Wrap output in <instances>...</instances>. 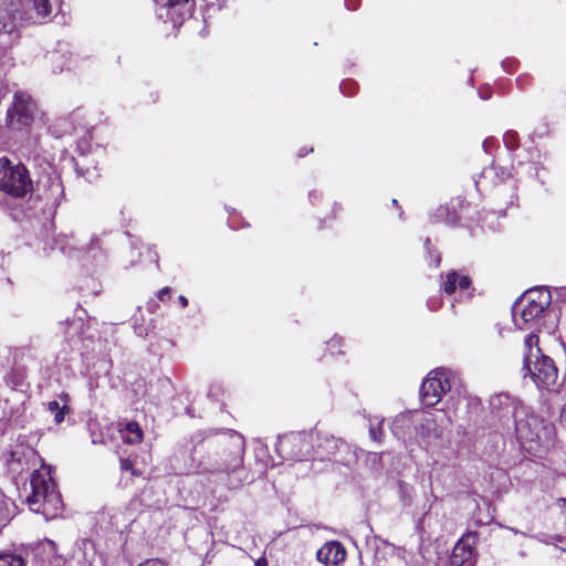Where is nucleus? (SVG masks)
Listing matches in <instances>:
<instances>
[{"label": "nucleus", "mask_w": 566, "mask_h": 566, "mask_svg": "<svg viewBox=\"0 0 566 566\" xmlns=\"http://www.w3.org/2000/svg\"><path fill=\"white\" fill-rule=\"evenodd\" d=\"M244 451L243 436L231 430L205 454L199 448H195L191 455L192 468L213 482L235 490L248 480V472L243 465Z\"/></svg>", "instance_id": "obj_1"}, {"label": "nucleus", "mask_w": 566, "mask_h": 566, "mask_svg": "<svg viewBox=\"0 0 566 566\" xmlns=\"http://www.w3.org/2000/svg\"><path fill=\"white\" fill-rule=\"evenodd\" d=\"M504 433L514 434L517 441L530 451L536 448H548L555 436L553 424L546 423L526 406L518 410Z\"/></svg>", "instance_id": "obj_2"}, {"label": "nucleus", "mask_w": 566, "mask_h": 566, "mask_svg": "<svg viewBox=\"0 0 566 566\" xmlns=\"http://www.w3.org/2000/svg\"><path fill=\"white\" fill-rule=\"evenodd\" d=\"M31 492L27 496L29 507L42 514L45 520H52L62 512L63 502L55 482L51 476L50 468L42 465L33 470L30 476Z\"/></svg>", "instance_id": "obj_3"}, {"label": "nucleus", "mask_w": 566, "mask_h": 566, "mask_svg": "<svg viewBox=\"0 0 566 566\" xmlns=\"http://www.w3.org/2000/svg\"><path fill=\"white\" fill-rule=\"evenodd\" d=\"M538 336L528 334L524 339L523 377H530L538 388H549L558 378V370L549 356L538 347Z\"/></svg>", "instance_id": "obj_4"}, {"label": "nucleus", "mask_w": 566, "mask_h": 566, "mask_svg": "<svg viewBox=\"0 0 566 566\" xmlns=\"http://www.w3.org/2000/svg\"><path fill=\"white\" fill-rule=\"evenodd\" d=\"M25 15L18 0H0V66L12 64V48L19 43Z\"/></svg>", "instance_id": "obj_5"}, {"label": "nucleus", "mask_w": 566, "mask_h": 566, "mask_svg": "<svg viewBox=\"0 0 566 566\" xmlns=\"http://www.w3.org/2000/svg\"><path fill=\"white\" fill-rule=\"evenodd\" d=\"M33 189L29 170L21 163H14L7 157L0 158V191L22 198Z\"/></svg>", "instance_id": "obj_6"}, {"label": "nucleus", "mask_w": 566, "mask_h": 566, "mask_svg": "<svg viewBox=\"0 0 566 566\" xmlns=\"http://www.w3.org/2000/svg\"><path fill=\"white\" fill-rule=\"evenodd\" d=\"M459 378L449 369H436L429 373L420 388L421 401L426 407H433L442 397L459 386Z\"/></svg>", "instance_id": "obj_7"}, {"label": "nucleus", "mask_w": 566, "mask_h": 566, "mask_svg": "<svg viewBox=\"0 0 566 566\" xmlns=\"http://www.w3.org/2000/svg\"><path fill=\"white\" fill-rule=\"evenodd\" d=\"M314 433L291 432L279 437L276 452L283 460L303 461L314 457Z\"/></svg>", "instance_id": "obj_8"}, {"label": "nucleus", "mask_w": 566, "mask_h": 566, "mask_svg": "<svg viewBox=\"0 0 566 566\" xmlns=\"http://www.w3.org/2000/svg\"><path fill=\"white\" fill-rule=\"evenodd\" d=\"M36 112V103L29 94L15 93L7 113L8 126L13 130L27 129L34 122Z\"/></svg>", "instance_id": "obj_9"}, {"label": "nucleus", "mask_w": 566, "mask_h": 566, "mask_svg": "<svg viewBox=\"0 0 566 566\" xmlns=\"http://www.w3.org/2000/svg\"><path fill=\"white\" fill-rule=\"evenodd\" d=\"M450 423L451 420L444 412H428L421 418L416 430L427 444H437L443 440Z\"/></svg>", "instance_id": "obj_10"}, {"label": "nucleus", "mask_w": 566, "mask_h": 566, "mask_svg": "<svg viewBox=\"0 0 566 566\" xmlns=\"http://www.w3.org/2000/svg\"><path fill=\"white\" fill-rule=\"evenodd\" d=\"M523 407L524 405L517 398L504 392L493 395L490 399L491 412L497 419L503 431H505L509 423L514 420L518 410Z\"/></svg>", "instance_id": "obj_11"}, {"label": "nucleus", "mask_w": 566, "mask_h": 566, "mask_svg": "<svg viewBox=\"0 0 566 566\" xmlns=\"http://www.w3.org/2000/svg\"><path fill=\"white\" fill-rule=\"evenodd\" d=\"M545 300L539 302L520 298L512 307L514 324L520 329H527L530 324L538 319L545 311Z\"/></svg>", "instance_id": "obj_12"}, {"label": "nucleus", "mask_w": 566, "mask_h": 566, "mask_svg": "<svg viewBox=\"0 0 566 566\" xmlns=\"http://www.w3.org/2000/svg\"><path fill=\"white\" fill-rule=\"evenodd\" d=\"M20 7H23L25 19L33 22L40 21L44 18L53 15L60 11L61 0H18Z\"/></svg>", "instance_id": "obj_13"}, {"label": "nucleus", "mask_w": 566, "mask_h": 566, "mask_svg": "<svg viewBox=\"0 0 566 566\" xmlns=\"http://www.w3.org/2000/svg\"><path fill=\"white\" fill-rule=\"evenodd\" d=\"M316 558L324 566H338L345 560L346 551L339 542L331 541L317 551Z\"/></svg>", "instance_id": "obj_14"}, {"label": "nucleus", "mask_w": 566, "mask_h": 566, "mask_svg": "<svg viewBox=\"0 0 566 566\" xmlns=\"http://www.w3.org/2000/svg\"><path fill=\"white\" fill-rule=\"evenodd\" d=\"M317 441L316 449L314 448V457L328 458L337 452V450L344 446L342 439H337L327 432H317L314 437Z\"/></svg>", "instance_id": "obj_15"}, {"label": "nucleus", "mask_w": 566, "mask_h": 566, "mask_svg": "<svg viewBox=\"0 0 566 566\" xmlns=\"http://www.w3.org/2000/svg\"><path fill=\"white\" fill-rule=\"evenodd\" d=\"M155 2L168 10V14L170 13V19L174 23H177L178 19L191 15L193 9L191 0H155Z\"/></svg>", "instance_id": "obj_16"}, {"label": "nucleus", "mask_w": 566, "mask_h": 566, "mask_svg": "<svg viewBox=\"0 0 566 566\" xmlns=\"http://www.w3.org/2000/svg\"><path fill=\"white\" fill-rule=\"evenodd\" d=\"M470 285L471 279L468 275H460L453 270L447 273L442 287L447 294H452L457 289L467 290Z\"/></svg>", "instance_id": "obj_17"}, {"label": "nucleus", "mask_w": 566, "mask_h": 566, "mask_svg": "<svg viewBox=\"0 0 566 566\" xmlns=\"http://www.w3.org/2000/svg\"><path fill=\"white\" fill-rule=\"evenodd\" d=\"M44 187L46 188V197L52 202L56 203L63 198L64 188L60 176H48L44 181Z\"/></svg>", "instance_id": "obj_18"}, {"label": "nucleus", "mask_w": 566, "mask_h": 566, "mask_svg": "<svg viewBox=\"0 0 566 566\" xmlns=\"http://www.w3.org/2000/svg\"><path fill=\"white\" fill-rule=\"evenodd\" d=\"M60 398L64 401L63 406H60V402L56 400H52L48 403V410L54 415V420L56 423H61L64 420L65 413L70 411L67 406L69 395L62 394Z\"/></svg>", "instance_id": "obj_19"}, {"label": "nucleus", "mask_w": 566, "mask_h": 566, "mask_svg": "<svg viewBox=\"0 0 566 566\" xmlns=\"http://www.w3.org/2000/svg\"><path fill=\"white\" fill-rule=\"evenodd\" d=\"M472 554V546L468 539L461 538L454 546L452 558L453 563L462 564L470 558Z\"/></svg>", "instance_id": "obj_20"}, {"label": "nucleus", "mask_w": 566, "mask_h": 566, "mask_svg": "<svg viewBox=\"0 0 566 566\" xmlns=\"http://www.w3.org/2000/svg\"><path fill=\"white\" fill-rule=\"evenodd\" d=\"M412 424L411 416L409 413H400L398 415L391 427V431L394 436H396L399 439L405 438V429L410 428Z\"/></svg>", "instance_id": "obj_21"}, {"label": "nucleus", "mask_w": 566, "mask_h": 566, "mask_svg": "<svg viewBox=\"0 0 566 566\" xmlns=\"http://www.w3.org/2000/svg\"><path fill=\"white\" fill-rule=\"evenodd\" d=\"M521 298H527V301L534 300L536 303L546 298L545 308L551 304V293L544 289L530 290Z\"/></svg>", "instance_id": "obj_22"}, {"label": "nucleus", "mask_w": 566, "mask_h": 566, "mask_svg": "<svg viewBox=\"0 0 566 566\" xmlns=\"http://www.w3.org/2000/svg\"><path fill=\"white\" fill-rule=\"evenodd\" d=\"M127 436L125 437V441L134 444L138 443L143 440V431L137 422H128L126 426Z\"/></svg>", "instance_id": "obj_23"}, {"label": "nucleus", "mask_w": 566, "mask_h": 566, "mask_svg": "<svg viewBox=\"0 0 566 566\" xmlns=\"http://www.w3.org/2000/svg\"><path fill=\"white\" fill-rule=\"evenodd\" d=\"M0 566H27V560L17 554H1Z\"/></svg>", "instance_id": "obj_24"}, {"label": "nucleus", "mask_w": 566, "mask_h": 566, "mask_svg": "<svg viewBox=\"0 0 566 566\" xmlns=\"http://www.w3.org/2000/svg\"><path fill=\"white\" fill-rule=\"evenodd\" d=\"M503 142L510 150L518 147V135L514 130H507L503 136Z\"/></svg>", "instance_id": "obj_25"}, {"label": "nucleus", "mask_w": 566, "mask_h": 566, "mask_svg": "<svg viewBox=\"0 0 566 566\" xmlns=\"http://www.w3.org/2000/svg\"><path fill=\"white\" fill-rule=\"evenodd\" d=\"M382 421L384 420H379L377 424H369V436L374 441L381 442L382 440Z\"/></svg>", "instance_id": "obj_26"}, {"label": "nucleus", "mask_w": 566, "mask_h": 566, "mask_svg": "<svg viewBox=\"0 0 566 566\" xmlns=\"http://www.w3.org/2000/svg\"><path fill=\"white\" fill-rule=\"evenodd\" d=\"M429 243H430V240L427 239L426 240V248L429 249ZM428 254L430 256V263H432L434 265V268H438L440 265V262H441V256L439 253H432L430 250H428Z\"/></svg>", "instance_id": "obj_27"}, {"label": "nucleus", "mask_w": 566, "mask_h": 566, "mask_svg": "<svg viewBox=\"0 0 566 566\" xmlns=\"http://www.w3.org/2000/svg\"><path fill=\"white\" fill-rule=\"evenodd\" d=\"M546 537L547 538H544L543 542H545L547 544H554V545H556L557 543H559L562 545L566 544V537L565 536L555 535V536H546Z\"/></svg>", "instance_id": "obj_28"}, {"label": "nucleus", "mask_w": 566, "mask_h": 566, "mask_svg": "<svg viewBox=\"0 0 566 566\" xmlns=\"http://www.w3.org/2000/svg\"><path fill=\"white\" fill-rule=\"evenodd\" d=\"M170 295H171V289H169V287H164V289H161V290L158 292V295H157V296H158V298H159L160 301H163V302H164V301H166V300L170 298Z\"/></svg>", "instance_id": "obj_29"}, {"label": "nucleus", "mask_w": 566, "mask_h": 566, "mask_svg": "<svg viewBox=\"0 0 566 566\" xmlns=\"http://www.w3.org/2000/svg\"><path fill=\"white\" fill-rule=\"evenodd\" d=\"M138 566H165V565L159 559H147V560L140 563Z\"/></svg>", "instance_id": "obj_30"}, {"label": "nucleus", "mask_w": 566, "mask_h": 566, "mask_svg": "<svg viewBox=\"0 0 566 566\" xmlns=\"http://www.w3.org/2000/svg\"><path fill=\"white\" fill-rule=\"evenodd\" d=\"M349 86H355V83L348 80V81H344L340 84V91L343 92V94H345V95H350L352 94V93H349L347 91V87H349Z\"/></svg>", "instance_id": "obj_31"}, {"label": "nucleus", "mask_w": 566, "mask_h": 566, "mask_svg": "<svg viewBox=\"0 0 566 566\" xmlns=\"http://www.w3.org/2000/svg\"><path fill=\"white\" fill-rule=\"evenodd\" d=\"M479 94L482 99H489L492 95L491 88L490 87L481 88L479 91Z\"/></svg>", "instance_id": "obj_32"}, {"label": "nucleus", "mask_w": 566, "mask_h": 566, "mask_svg": "<svg viewBox=\"0 0 566 566\" xmlns=\"http://www.w3.org/2000/svg\"><path fill=\"white\" fill-rule=\"evenodd\" d=\"M120 467L125 471L133 470V462L128 459H124L120 461Z\"/></svg>", "instance_id": "obj_33"}, {"label": "nucleus", "mask_w": 566, "mask_h": 566, "mask_svg": "<svg viewBox=\"0 0 566 566\" xmlns=\"http://www.w3.org/2000/svg\"><path fill=\"white\" fill-rule=\"evenodd\" d=\"M560 422L566 424V402L564 403V406L562 408Z\"/></svg>", "instance_id": "obj_34"}, {"label": "nucleus", "mask_w": 566, "mask_h": 566, "mask_svg": "<svg viewBox=\"0 0 566 566\" xmlns=\"http://www.w3.org/2000/svg\"><path fill=\"white\" fill-rule=\"evenodd\" d=\"M447 210H448V208H443V207L439 208V209H438V213L434 216L436 221H440V220H441V217H442V213H443L444 211H447Z\"/></svg>", "instance_id": "obj_35"}, {"label": "nucleus", "mask_w": 566, "mask_h": 566, "mask_svg": "<svg viewBox=\"0 0 566 566\" xmlns=\"http://www.w3.org/2000/svg\"><path fill=\"white\" fill-rule=\"evenodd\" d=\"M3 501L0 500V516H7V521L9 520V514L7 513V510L3 509Z\"/></svg>", "instance_id": "obj_36"}, {"label": "nucleus", "mask_w": 566, "mask_h": 566, "mask_svg": "<svg viewBox=\"0 0 566 566\" xmlns=\"http://www.w3.org/2000/svg\"><path fill=\"white\" fill-rule=\"evenodd\" d=\"M355 1H356V0H346V1H345V4H346V7H347L348 9L354 10V9H355V6H354V2H355Z\"/></svg>", "instance_id": "obj_37"}, {"label": "nucleus", "mask_w": 566, "mask_h": 566, "mask_svg": "<svg viewBox=\"0 0 566 566\" xmlns=\"http://www.w3.org/2000/svg\"><path fill=\"white\" fill-rule=\"evenodd\" d=\"M179 302L182 307H186L188 305V300L182 295L179 296Z\"/></svg>", "instance_id": "obj_38"}, {"label": "nucleus", "mask_w": 566, "mask_h": 566, "mask_svg": "<svg viewBox=\"0 0 566 566\" xmlns=\"http://www.w3.org/2000/svg\"><path fill=\"white\" fill-rule=\"evenodd\" d=\"M492 143V139H485L483 142V148L485 149V151H489V147H490V144Z\"/></svg>", "instance_id": "obj_39"}, {"label": "nucleus", "mask_w": 566, "mask_h": 566, "mask_svg": "<svg viewBox=\"0 0 566 566\" xmlns=\"http://www.w3.org/2000/svg\"><path fill=\"white\" fill-rule=\"evenodd\" d=\"M255 566H266V560L263 558H260L255 562Z\"/></svg>", "instance_id": "obj_40"}, {"label": "nucleus", "mask_w": 566, "mask_h": 566, "mask_svg": "<svg viewBox=\"0 0 566 566\" xmlns=\"http://www.w3.org/2000/svg\"><path fill=\"white\" fill-rule=\"evenodd\" d=\"M338 343H339L338 338H332L331 342L328 343V346H335Z\"/></svg>", "instance_id": "obj_41"}, {"label": "nucleus", "mask_w": 566, "mask_h": 566, "mask_svg": "<svg viewBox=\"0 0 566 566\" xmlns=\"http://www.w3.org/2000/svg\"><path fill=\"white\" fill-rule=\"evenodd\" d=\"M7 523V516H0V528L6 525Z\"/></svg>", "instance_id": "obj_42"}, {"label": "nucleus", "mask_w": 566, "mask_h": 566, "mask_svg": "<svg viewBox=\"0 0 566 566\" xmlns=\"http://www.w3.org/2000/svg\"><path fill=\"white\" fill-rule=\"evenodd\" d=\"M347 91H348L349 93H352V94H353V92H354V86H349V87H347Z\"/></svg>", "instance_id": "obj_43"}, {"label": "nucleus", "mask_w": 566, "mask_h": 566, "mask_svg": "<svg viewBox=\"0 0 566 566\" xmlns=\"http://www.w3.org/2000/svg\"><path fill=\"white\" fill-rule=\"evenodd\" d=\"M306 154H307V153H305V154H304V153H300V157H303V156H305Z\"/></svg>", "instance_id": "obj_44"}]
</instances>
